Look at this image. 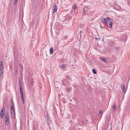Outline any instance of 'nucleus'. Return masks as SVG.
<instances>
[{"instance_id":"obj_1","label":"nucleus","mask_w":130,"mask_h":130,"mask_svg":"<svg viewBox=\"0 0 130 130\" xmlns=\"http://www.w3.org/2000/svg\"><path fill=\"white\" fill-rule=\"evenodd\" d=\"M9 114L8 112H6L5 114V123L6 125L9 124Z\"/></svg>"},{"instance_id":"obj_2","label":"nucleus","mask_w":130,"mask_h":130,"mask_svg":"<svg viewBox=\"0 0 130 130\" xmlns=\"http://www.w3.org/2000/svg\"><path fill=\"white\" fill-rule=\"evenodd\" d=\"M19 86L20 87V92L21 94V95H24V94H23V90L22 88V85L21 83V82L20 81H19Z\"/></svg>"},{"instance_id":"obj_3","label":"nucleus","mask_w":130,"mask_h":130,"mask_svg":"<svg viewBox=\"0 0 130 130\" xmlns=\"http://www.w3.org/2000/svg\"><path fill=\"white\" fill-rule=\"evenodd\" d=\"M57 6L56 4L54 5L53 7L52 11L53 13H54L55 12H56L57 11Z\"/></svg>"},{"instance_id":"obj_4","label":"nucleus","mask_w":130,"mask_h":130,"mask_svg":"<svg viewBox=\"0 0 130 130\" xmlns=\"http://www.w3.org/2000/svg\"><path fill=\"white\" fill-rule=\"evenodd\" d=\"M88 9V7H84L83 10V14L84 15H86Z\"/></svg>"},{"instance_id":"obj_5","label":"nucleus","mask_w":130,"mask_h":130,"mask_svg":"<svg viewBox=\"0 0 130 130\" xmlns=\"http://www.w3.org/2000/svg\"><path fill=\"white\" fill-rule=\"evenodd\" d=\"M121 87L122 89L123 92L125 93L126 92L125 87L124 85L122 83L121 85Z\"/></svg>"},{"instance_id":"obj_6","label":"nucleus","mask_w":130,"mask_h":130,"mask_svg":"<svg viewBox=\"0 0 130 130\" xmlns=\"http://www.w3.org/2000/svg\"><path fill=\"white\" fill-rule=\"evenodd\" d=\"M11 103L10 104V111L14 110V108L13 107V103L12 100H11Z\"/></svg>"},{"instance_id":"obj_7","label":"nucleus","mask_w":130,"mask_h":130,"mask_svg":"<svg viewBox=\"0 0 130 130\" xmlns=\"http://www.w3.org/2000/svg\"><path fill=\"white\" fill-rule=\"evenodd\" d=\"M67 83L68 81L66 79H64L62 81V84L64 85H65Z\"/></svg>"},{"instance_id":"obj_8","label":"nucleus","mask_w":130,"mask_h":130,"mask_svg":"<svg viewBox=\"0 0 130 130\" xmlns=\"http://www.w3.org/2000/svg\"><path fill=\"white\" fill-rule=\"evenodd\" d=\"M11 116L12 118H14L15 117V111L14 110L10 111Z\"/></svg>"},{"instance_id":"obj_9","label":"nucleus","mask_w":130,"mask_h":130,"mask_svg":"<svg viewBox=\"0 0 130 130\" xmlns=\"http://www.w3.org/2000/svg\"><path fill=\"white\" fill-rule=\"evenodd\" d=\"M100 59L102 61L105 62H107V60L104 58L102 57H100Z\"/></svg>"},{"instance_id":"obj_10","label":"nucleus","mask_w":130,"mask_h":130,"mask_svg":"<svg viewBox=\"0 0 130 130\" xmlns=\"http://www.w3.org/2000/svg\"><path fill=\"white\" fill-rule=\"evenodd\" d=\"M108 23L109 26L110 27V28H112V25L113 24V23L110 21H109L108 22Z\"/></svg>"},{"instance_id":"obj_11","label":"nucleus","mask_w":130,"mask_h":130,"mask_svg":"<svg viewBox=\"0 0 130 130\" xmlns=\"http://www.w3.org/2000/svg\"><path fill=\"white\" fill-rule=\"evenodd\" d=\"M3 62L2 61H1L0 62V70H3Z\"/></svg>"},{"instance_id":"obj_12","label":"nucleus","mask_w":130,"mask_h":130,"mask_svg":"<svg viewBox=\"0 0 130 130\" xmlns=\"http://www.w3.org/2000/svg\"><path fill=\"white\" fill-rule=\"evenodd\" d=\"M53 51H54V50H53V47H51L50 48V54H52L53 53Z\"/></svg>"},{"instance_id":"obj_13","label":"nucleus","mask_w":130,"mask_h":130,"mask_svg":"<svg viewBox=\"0 0 130 130\" xmlns=\"http://www.w3.org/2000/svg\"><path fill=\"white\" fill-rule=\"evenodd\" d=\"M21 96L22 99L23 103V104H24L25 103V100L24 98V95H21Z\"/></svg>"},{"instance_id":"obj_14","label":"nucleus","mask_w":130,"mask_h":130,"mask_svg":"<svg viewBox=\"0 0 130 130\" xmlns=\"http://www.w3.org/2000/svg\"><path fill=\"white\" fill-rule=\"evenodd\" d=\"M1 117L2 118H3L4 116V112H0Z\"/></svg>"},{"instance_id":"obj_15","label":"nucleus","mask_w":130,"mask_h":130,"mask_svg":"<svg viewBox=\"0 0 130 130\" xmlns=\"http://www.w3.org/2000/svg\"><path fill=\"white\" fill-rule=\"evenodd\" d=\"M3 70H0V76H2L3 75Z\"/></svg>"},{"instance_id":"obj_16","label":"nucleus","mask_w":130,"mask_h":130,"mask_svg":"<svg viewBox=\"0 0 130 130\" xmlns=\"http://www.w3.org/2000/svg\"><path fill=\"white\" fill-rule=\"evenodd\" d=\"M50 121L48 119V117H47V119L46 120V122L48 125H49V124L50 123Z\"/></svg>"},{"instance_id":"obj_17","label":"nucleus","mask_w":130,"mask_h":130,"mask_svg":"<svg viewBox=\"0 0 130 130\" xmlns=\"http://www.w3.org/2000/svg\"><path fill=\"white\" fill-rule=\"evenodd\" d=\"M92 72L94 74H96V69H92Z\"/></svg>"},{"instance_id":"obj_18","label":"nucleus","mask_w":130,"mask_h":130,"mask_svg":"<svg viewBox=\"0 0 130 130\" xmlns=\"http://www.w3.org/2000/svg\"><path fill=\"white\" fill-rule=\"evenodd\" d=\"M77 7L76 4H74L73 6V8L74 9L76 8Z\"/></svg>"},{"instance_id":"obj_19","label":"nucleus","mask_w":130,"mask_h":130,"mask_svg":"<svg viewBox=\"0 0 130 130\" xmlns=\"http://www.w3.org/2000/svg\"><path fill=\"white\" fill-rule=\"evenodd\" d=\"M106 21H107L105 19H102V21L103 23H105L106 22Z\"/></svg>"},{"instance_id":"obj_20","label":"nucleus","mask_w":130,"mask_h":130,"mask_svg":"<svg viewBox=\"0 0 130 130\" xmlns=\"http://www.w3.org/2000/svg\"><path fill=\"white\" fill-rule=\"evenodd\" d=\"M117 107L115 106V105H114L113 106V109L114 110H116Z\"/></svg>"},{"instance_id":"obj_21","label":"nucleus","mask_w":130,"mask_h":130,"mask_svg":"<svg viewBox=\"0 0 130 130\" xmlns=\"http://www.w3.org/2000/svg\"><path fill=\"white\" fill-rule=\"evenodd\" d=\"M105 19L107 20V21H106V22H108V21H109V20H110V18H108H108H106Z\"/></svg>"},{"instance_id":"obj_22","label":"nucleus","mask_w":130,"mask_h":130,"mask_svg":"<svg viewBox=\"0 0 130 130\" xmlns=\"http://www.w3.org/2000/svg\"><path fill=\"white\" fill-rule=\"evenodd\" d=\"M61 66H62V68H64L66 67V66L64 64L62 65Z\"/></svg>"},{"instance_id":"obj_23","label":"nucleus","mask_w":130,"mask_h":130,"mask_svg":"<svg viewBox=\"0 0 130 130\" xmlns=\"http://www.w3.org/2000/svg\"><path fill=\"white\" fill-rule=\"evenodd\" d=\"M17 0H14V4L15 5L17 3Z\"/></svg>"},{"instance_id":"obj_24","label":"nucleus","mask_w":130,"mask_h":130,"mask_svg":"<svg viewBox=\"0 0 130 130\" xmlns=\"http://www.w3.org/2000/svg\"><path fill=\"white\" fill-rule=\"evenodd\" d=\"M102 110H100L99 111V114H101L102 113Z\"/></svg>"},{"instance_id":"obj_25","label":"nucleus","mask_w":130,"mask_h":130,"mask_svg":"<svg viewBox=\"0 0 130 130\" xmlns=\"http://www.w3.org/2000/svg\"><path fill=\"white\" fill-rule=\"evenodd\" d=\"M2 109L4 111L5 110V107L4 106H3L2 108Z\"/></svg>"},{"instance_id":"obj_26","label":"nucleus","mask_w":130,"mask_h":130,"mask_svg":"<svg viewBox=\"0 0 130 130\" xmlns=\"http://www.w3.org/2000/svg\"><path fill=\"white\" fill-rule=\"evenodd\" d=\"M4 112V111H3V110H2V109H1V111L0 112Z\"/></svg>"},{"instance_id":"obj_27","label":"nucleus","mask_w":130,"mask_h":130,"mask_svg":"<svg viewBox=\"0 0 130 130\" xmlns=\"http://www.w3.org/2000/svg\"><path fill=\"white\" fill-rule=\"evenodd\" d=\"M66 78H68V79H69V78L68 76V75H66Z\"/></svg>"},{"instance_id":"obj_28","label":"nucleus","mask_w":130,"mask_h":130,"mask_svg":"<svg viewBox=\"0 0 130 130\" xmlns=\"http://www.w3.org/2000/svg\"><path fill=\"white\" fill-rule=\"evenodd\" d=\"M115 48L116 50H117L118 49V47H115Z\"/></svg>"},{"instance_id":"obj_29","label":"nucleus","mask_w":130,"mask_h":130,"mask_svg":"<svg viewBox=\"0 0 130 130\" xmlns=\"http://www.w3.org/2000/svg\"><path fill=\"white\" fill-rule=\"evenodd\" d=\"M80 36H81V33H82V32H83V31H82V30H81V31H80Z\"/></svg>"},{"instance_id":"obj_30","label":"nucleus","mask_w":130,"mask_h":130,"mask_svg":"<svg viewBox=\"0 0 130 130\" xmlns=\"http://www.w3.org/2000/svg\"><path fill=\"white\" fill-rule=\"evenodd\" d=\"M38 24V22H37L36 23V25H37Z\"/></svg>"},{"instance_id":"obj_31","label":"nucleus","mask_w":130,"mask_h":130,"mask_svg":"<svg viewBox=\"0 0 130 130\" xmlns=\"http://www.w3.org/2000/svg\"><path fill=\"white\" fill-rule=\"evenodd\" d=\"M110 130H111V128H110Z\"/></svg>"},{"instance_id":"obj_32","label":"nucleus","mask_w":130,"mask_h":130,"mask_svg":"<svg viewBox=\"0 0 130 130\" xmlns=\"http://www.w3.org/2000/svg\"><path fill=\"white\" fill-rule=\"evenodd\" d=\"M95 39H97V38H95Z\"/></svg>"}]
</instances>
